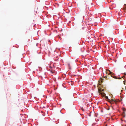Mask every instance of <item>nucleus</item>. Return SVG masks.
I'll return each mask as SVG.
<instances>
[{
  "label": "nucleus",
  "mask_w": 126,
  "mask_h": 126,
  "mask_svg": "<svg viewBox=\"0 0 126 126\" xmlns=\"http://www.w3.org/2000/svg\"><path fill=\"white\" fill-rule=\"evenodd\" d=\"M104 78H100V79L99 80L98 84V87L99 93H102V91L104 90V89H102V87L101 84L104 81V79H103Z\"/></svg>",
  "instance_id": "f257e3e1"
},
{
  "label": "nucleus",
  "mask_w": 126,
  "mask_h": 126,
  "mask_svg": "<svg viewBox=\"0 0 126 126\" xmlns=\"http://www.w3.org/2000/svg\"><path fill=\"white\" fill-rule=\"evenodd\" d=\"M111 104L115 103L116 104L120 102L119 100L118 99H115L113 97V96L111 94Z\"/></svg>",
  "instance_id": "f03ea898"
},
{
  "label": "nucleus",
  "mask_w": 126,
  "mask_h": 126,
  "mask_svg": "<svg viewBox=\"0 0 126 126\" xmlns=\"http://www.w3.org/2000/svg\"><path fill=\"white\" fill-rule=\"evenodd\" d=\"M106 76H105V78H107L108 76H109L110 74V71L109 69L107 70L106 71Z\"/></svg>",
  "instance_id": "7ed1b4c3"
},
{
  "label": "nucleus",
  "mask_w": 126,
  "mask_h": 126,
  "mask_svg": "<svg viewBox=\"0 0 126 126\" xmlns=\"http://www.w3.org/2000/svg\"><path fill=\"white\" fill-rule=\"evenodd\" d=\"M122 9L124 10H126V4L125 5Z\"/></svg>",
  "instance_id": "20e7f679"
},
{
  "label": "nucleus",
  "mask_w": 126,
  "mask_h": 126,
  "mask_svg": "<svg viewBox=\"0 0 126 126\" xmlns=\"http://www.w3.org/2000/svg\"><path fill=\"white\" fill-rule=\"evenodd\" d=\"M105 98H106V99H107V100L109 101V102H110V99H108V97L107 96H105Z\"/></svg>",
  "instance_id": "39448f33"
},
{
  "label": "nucleus",
  "mask_w": 126,
  "mask_h": 126,
  "mask_svg": "<svg viewBox=\"0 0 126 126\" xmlns=\"http://www.w3.org/2000/svg\"><path fill=\"white\" fill-rule=\"evenodd\" d=\"M106 109L107 110H109L110 109V107L108 106L106 107Z\"/></svg>",
  "instance_id": "423d86ee"
},
{
  "label": "nucleus",
  "mask_w": 126,
  "mask_h": 126,
  "mask_svg": "<svg viewBox=\"0 0 126 126\" xmlns=\"http://www.w3.org/2000/svg\"><path fill=\"white\" fill-rule=\"evenodd\" d=\"M107 58L108 59H109V60L110 59V57L109 55H107Z\"/></svg>",
  "instance_id": "0eeeda50"
},
{
  "label": "nucleus",
  "mask_w": 126,
  "mask_h": 126,
  "mask_svg": "<svg viewBox=\"0 0 126 126\" xmlns=\"http://www.w3.org/2000/svg\"><path fill=\"white\" fill-rule=\"evenodd\" d=\"M112 73H111V74H110V75H111V77H113V78H114V76H112Z\"/></svg>",
  "instance_id": "6e6552de"
},
{
  "label": "nucleus",
  "mask_w": 126,
  "mask_h": 126,
  "mask_svg": "<svg viewBox=\"0 0 126 126\" xmlns=\"http://www.w3.org/2000/svg\"><path fill=\"white\" fill-rule=\"evenodd\" d=\"M112 5H113V6H114V7H115V5L114 4H112Z\"/></svg>",
  "instance_id": "1a4fd4ad"
},
{
  "label": "nucleus",
  "mask_w": 126,
  "mask_h": 126,
  "mask_svg": "<svg viewBox=\"0 0 126 126\" xmlns=\"http://www.w3.org/2000/svg\"><path fill=\"white\" fill-rule=\"evenodd\" d=\"M123 79H124V78H125V76L124 75L123 77Z\"/></svg>",
  "instance_id": "9d476101"
},
{
  "label": "nucleus",
  "mask_w": 126,
  "mask_h": 126,
  "mask_svg": "<svg viewBox=\"0 0 126 126\" xmlns=\"http://www.w3.org/2000/svg\"><path fill=\"white\" fill-rule=\"evenodd\" d=\"M105 126H109V125H108H108H105Z\"/></svg>",
  "instance_id": "9b49d317"
},
{
  "label": "nucleus",
  "mask_w": 126,
  "mask_h": 126,
  "mask_svg": "<svg viewBox=\"0 0 126 126\" xmlns=\"http://www.w3.org/2000/svg\"><path fill=\"white\" fill-rule=\"evenodd\" d=\"M113 50H114V48H113Z\"/></svg>",
  "instance_id": "f8f14e48"
},
{
  "label": "nucleus",
  "mask_w": 126,
  "mask_h": 126,
  "mask_svg": "<svg viewBox=\"0 0 126 126\" xmlns=\"http://www.w3.org/2000/svg\"><path fill=\"white\" fill-rule=\"evenodd\" d=\"M82 29H83V28H82Z\"/></svg>",
  "instance_id": "ddd939ff"
},
{
  "label": "nucleus",
  "mask_w": 126,
  "mask_h": 126,
  "mask_svg": "<svg viewBox=\"0 0 126 126\" xmlns=\"http://www.w3.org/2000/svg\"><path fill=\"white\" fill-rule=\"evenodd\" d=\"M80 30H81V29H80Z\"/></svg>",
  "instance_id": "4468645a"
},
{
  "label": "nucleus",
  "mask_w": 126,
  "mask_h": 126,
  "mask_svg": "<svg viewBox=\"0 0 126 126\" xmlns=\"http://www.w3.org/2000/svg\"><path fill=\"white\" fill-rule=\"evenodd\" d=\"M112 108H113V107L112 106H111Z\"/></svg>",
  "instance_id": "2eb2a0df"
},
{
  "label": "nucleus",
  "mask_w": 126,
  "mask_h": 126,
  "mask_svg": "<svg viewBox=\"0 0 126 126\" xmlns=\"http://www.w3.org/2000/svg\"><path fill=\"white\" fill-rule=\"evenodd\" d=\"M109 77H109H110L109 76V77Z\"/></svg>",
  "instance_id": "dca6fc26"
}]
</instances>
